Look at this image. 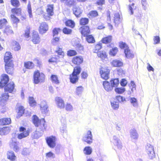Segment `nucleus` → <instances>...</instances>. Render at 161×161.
<instances>
[{
    "mask_svg": "<svg viewBox=\"0 0 161 161\" xmlns=\"http://www.w3.org/2000/svg\"><path fill=\"white\" fill-rule=\"evenodd\" d=\"M9 80L8 76L6 74L4 75L3 76V79L0 82V87H3L5 86V91L11 93L13 91L14 88V82H11L5 86L8 83Z\"/></svg>",
    "mask_w": 161,
    "mask_h": 161,
    "instance_id": "obj_1",
    "label": "nucleus"
},
{
    "mask_svg": "<svg viewBox=\"0 0 161 161\" xmlns=\"http://www.w3.org/2000/svg\"><path fill=\"white\" fill-rule=\"evenodd\" d=\"M81 70V68L79 66H77L74 68L72 73L69 75V79L71 83L75 84L78 81V75L80 74Z\"/></svg>",
    "mask_w": 161,
    "mask_h": 161,
    "instance_id": "obj_2",
    "label": "nucleus"
},
{
    "mask_svg": "<svg viewBox=\"0 0 161 161\" xmlns=\"http://www.w3.org/2000/svg\"><path fill=\"white\" fill-rule=\"evenodd\" d=\"M145 150L149 158L153 159L155 158V154L154 150V147L150 143H147L145 146Z\"/></svg>",
    "mask_w": 161,
    "mask_h": 161,
    "instance_id": "obj_3",
    "label": "nucleus"
},
{
    "mask_svg": "<svg viewBox=\"0 0 161 161\" xmlns=\"http://www.w3.org/2000/svg\"><path fill=\"white\" fill-rule=\"evenodd\" d=\"M34 83L37 84L43 82L45 80V75L42 73H40L39 71L34 72Z\"/></svg>",
    "mask_w": 161,
    "mask_h": 161,
    "instance_id": "obj_4",
    "label": "nucleus"
},
{
    "mask_svg": "<svg viewBox=\"0 0 161 161\" xmlns=\"http://www.w3.org/2000/svg\"><path fill=\"white\" fill-rule=\"evenodd\" d=\"M43 123H44L43 121H42L41 124L42 125V128H39L37 129L36 131L34 133L33 135V137L34 139H38L42 135L43 132L45 130V126L43 125Z\"/></svg>",
    "mask_w": 161,
    "mask_h": 161,
    "instance_id": "obj_5",
    "label": "nucleus"
},
{
    "mask_svg": "<svg viewBox=\"0 0 161 161\" xmlns=\"http://www.w3.org/2000/svg\"><path fill=\"white\" fill-rule=\"evenodd\" d=\"M43 121V125L45 126V121L43 119H39L38 117L36 115H34L32 116V121L36 127H39V128H42L41 122Z\"/></svg>",
    "mask_w": 161,
    "mask_h": 161,
    "instance_id": "obj_6",
    "label": "nucleus"
},
{
    "mask_svg": "<svg viewBox=\"0 0 161 161\" xmlns=\"http://www.w3.org/2000/svg\"><path fill=\"white\" fill-rule=\"evenodd\" d=\"M82 140L88 144H91L92 142V136L91 131L88 130L82 138Z\"/></svg>",
    "mask_w": 161,
    "mask_h": 161,
    "instance_id": "obj_7",
    "label": "nucleus"
},
{
    "mask_svg": "<svg viewBox=\"0 0 161 161\" xmlns=\"http://www.w3.org/2000/svg\"><path fill=\"white\" fill-rule=\"evenodd\" d=\"M110 70L106 68H102L100 69V73L101 77L103 79L107 80L108 79Z\"/></svg>",
    "mask_w": 161,
    "mask_h": 161,
    "instance_id": "obj_8",
    "label": "nucleus"
},
{
    "mask_svg": "<svg viewBox=\"0 0 161 161\" xmlns=\"http://www.w3.org/2000/svg\"><path fill=\"white\" fill-rule=\"evenodd\" d=\"M18 142L17 141L15 137L12 138L10 142L9 146L11 148L13 149L15 151H18L19 147L18 145Z\"/></svg>",
    "mask_w": 161,
    "mask_h": 161,
    "instance_id": "obj_9",
    "label": "nucleus"
},
{
    "mask_svg": "<svg viewBox=\"0 0 161 161\" xmlns=\"http://www.w3.org/2000/svg\"><path fill=\"white\" fill-rule=\"evenodd\" d=\"M47 142L48 146L51 148H53L56 145V137L51 136L46 139Z\"/></svg>",
    "mask_w": 161,
    "mask_h": 161,
    "instance_id": "obj_10",
    "label": "nucleus"
},
{
    "mask_svg": "<svg viewBox=\"0 0 161 161\" xmlns=\"http://www.w3.org/2000/svg\"><path fill=\"white\" fill-rule=\"evenodd\" d=\"M5 63V69L6 72L9 74H12L14 68V64L13 62Z\"/></svg>",
    "mask_w": 161,
    "mask_h": 161,
    "instance_id": "obj_11",
    "label": "nucleus"
},
{
    "mask_svg": "<svg viewBox=\"0 0 161 161\" xmlns=\"http://www.w3.org/2000/svg\"><path fill=\"white\" fill-rule=\"evenodd\" d=\"M8 97L9 95L8 93H5L2 94L0 97V105L2 106H4Z\"/></svg>",
    "mask_w": 161,
    "mask_h": 161,
    "instance_id": "obj_12",
    "label": "nucleus"
},
{
    "mask_svg": "<svg viewBox=\"0 0 161 161\" xmlns=\"http://www.w3.org/2000/svg\"><path fill=\"white\" fill-rule=\"evenodd\" d=\"M8 97L9 95L8 93H5L2 94L0 97V105L2 106H4Z\"/></svg>",
    "mask_w": 161,
    "mask_h": 161,
    "instance_id": "obj_13",
    "label": "nucleus"
},
{
    "mask_svg": "<svg viewBox=\"0 0 161 161\" xmlns=\"http://www.w3.org/2000/svg\"><path fill=\"white\" fill-rule=\"evenodd\" d=\"M48 25L45 22L42 23L39 27V31L41 34L45 33L48 30Z\"/></svg>",
    "mask_w": 161,
    "mask_h": 161,
    "instance_id": "obj_14",
    "label": "nucleus"
},
{
    "mask_svg": "<svg viewBox=\"0 0 161 161\" xmlns=\"http://www.w3.org/2000/svg\"><path fill=\"white\" fill-rule=\"evenodd\" d=\"M40 107L41 110L43 114H45L47 112L48 106L46 101H42Z\"/></svg>",
    "mask_w": 161,
    "mask_h": 161,
    "instance_id": "obj_15",
    "label": "nucleus"
},
{
    "mask_svg": "<svg viewBox=\"0 0 161 161\" xmlns=\"http://www.w3.org/2000/svg\"><path fill=\"white\" fill-rule=\"evenodd\" d=\"M113 140L114 145L116 146L118 149H121L122 146L120 140L116 136H113Z\"/></svg>",
    "mask_w": 161,
    "mask_h": 161,
    "instance_id": "obj_16",
    "label": "nucleus"
},
{
    "mask_svg": "<svg viewBox=\"0 0 161 161\" xmlns=\"http://www.w3.org/2000/svg\"><path fill=\"white\" fill-rule=\"evenodd\" d=\"M32 41L35 44L38 43L40 42V38L39 37V35L37 32H33Z\"/></svg>",
    "mask_w": 161,
    "mask_h": 161,
    "instance_id": "obj_17",
    "label": "nucleus"
},
{
    "mask_svg": "<svg viewBox=\"0 0 161 161\" xmlns=\"http://www.w3.org/2000/svg\"><path fill=\"white\" fill-rule=\"evenodd\" d=\"M73 14L77 17H79L82 12V10L79 7L75 6L73 8Z\"/></svg>",
    "mask_w": 161,
    "mask_h": 161,
    "instance_id": "obj_18",
    "label": "nucleus"
},
{
    "mask_svg": "<svg viewBox=\"0 0 161 161\" xmlns=\"http://www.w3.org/2000/svg\"><path fill=\"white\" fill-rule=\"evenodd\" d=\"M55 101L58 107L61 108H64V101L60 97H57L55 98Z\"/></svg>",
    "mask_w": 161,
    "mask_h": 161,
    "instance_id": "obj_19",
    "label": "nucleus"
},
{
    "mask_svg": "<svg viewBox=\"0 0 161 161\" xmlns=\"http://www.w3.org/2000/svg\"><path fill=\"white\" fill-rule=\"evenodd\" d=\"M72 61L74 64L79 65L82 63L83 58L81 56H76L73 58Z\"/></svg>",
    "mask_w": 161,
    "mask_h": 161,
    "instance_id": "obj_20",
    "label": "nucleus"
},
{
    "mask_svg": "<svg viewBox=\"0 0 161 161\" xmlns=\"http://www.w3.org/2000/svg\"><path fill=\"white\" fill-rule=\"evenodd\" d=\"M130 88L131 90L129 91L128 94L130 95H132L134 92L136 90V85L134 81H131Z\"/></svg>",
    "mask_w": 161,
    "mask_h": 161,
    "instance_id": "obj_21",
    "label": "nucleus"
},
{
    "mask_svg": "<svg viewBox=\"0 0 161 161\" xmlns=\"http://www.w3.org/2000/svg\"><path fill=\"white\" fill-rule=\"evenodd\" d=\"M124 53L125 57L128 58H132L134 57V54L131 52L128 47L125 48Z\"/></svg>",
    "mask_w": 161,
    "mask_h": 161,
    "instance_id": "obj_22",
    "label": "nucleus"
},
{
    "mask_svg": "<svg viewBox=\"0 0 161 161\" xmlns=\"http://www.w3.org/2000/svg\"><path fill=\"white\" fill-rule=\"evenodd\" d=\"M82 29L81 33L82 36H86L89 35L90 33V30L88 26H83Z\"/></svg>",
    "mask_w": 161,
    "mask_h": 161,
    "instance_id": "obj_23",
    "label": "nucleus"
},
{
    "mask_svg": "<svg viewBox=\"0 0 161 161\" xmlns=\"http://www.w3.org/2000/svg\"><path fill=\"white\" fill-rule=\"evenodd\" d=\"M53 5H48L46 9V11L48 15L49 16H52L54 14Z\"/></svg>",
    "mask_w": 161,
    "mask_h": 161,
    "instance_id": "obj_24",
    "label": "nucleus"
},
{
    "mask_svg": "<svg viewBox=\"0 0 161 161\" xmlns=\"http://www.w3.org/2000/svg\"><path fill=\"white\" fill-rule=\"evenodd\" d=\"M12 58L11 53L10 52H7L5 54L4 61L5 63L12 62L11 60Z\"/></svg>",
    "mask_w": 161,
    "mask_h": 161,
    "instance_id": "obj_25",
    "label": "nucleus"
},
{
    "mask_svg": "<svg viewBox=\"0 0 161 161\" xmlns=\"http://www.w3.org/2000/svg\"><path fill=\"white\" fill-rule=\"evenodd\" d=\"M111 65L114 67L122 66L123 65V62L120 60H114L111 62Z\"/></svg>",
    "mask_w": 161,
    "mask_h": 161,
    "instance_id": "obj_26",
    "label": "nucleus"
},
{
    "mask_svg": "<svg viewBox=\"0 0 161 161\" xmlns=\"http://www.w3.org/2000/svg\"><path fill=\"white\" fill-rule=\"evenodd\" d=\"M103 85L104 89L108 92L110 91L113 89L112 86L110 85V83L107 81L103 82Z\"/></svg>",
    "mask_w": 161,
    "mask_h": 161,
    "instance_id": "obj_27",
    "label": "nucleus"
},
{
    "mask_svg": "<svg viewBox=\"0 0 161 161\" xmlns=\"http://www.w3.org/2000/svg\"><path fill=\"white\" fill-rule=\"evenodd\" d=\"M60 131L64 137L65 138L67 137V131L66 130V126L65 125H64L60 127Z\"/></svg>",
    "mask_w": 161,
    "mask_h": 161,
    "instance_id": "obj_28",
    "label": "nucleus"
},
{
    "mask_svg": "<svg viewBox=\"0 0 161 161\" xmlns=\"http://www.w3.org/2000/svg\"><path fill=\"white\" fill-rule=\"evenodd\" d=\"M11 120L10 118H5L0 119V125H4L10 124Z\"/></svg>",
    "mask_w": 161,
    "mask_h": 161,
    "instance_id": "obj_29",
    "label": "nucleus"
},
{
    "mask_svg": "<svg viewBox=\"0 0 161 161\" xmlns=\"http://www.w3.org/2000/svg\"><path fill=\"white\" fill-rule=\"evenodd\" d=\"M130 136L131 138L134 140H137L138 137V134L136 130L134 129H131L130 131Z\"/></svg>",
    "mask_w": 161,
    "mask_h": 161,
    "instance_id": "obj_30",
    "label": "nucleus"
},
{
    "mask_svg": "<svg viewBox=\"0 0 161 161\" xmlns=\"http://www.w3.org/2000/svg\"><path fill=\"white\" fill-rule=\"evenodd\" d=\"M7 155L8 158L11 161H14L16 158L15 155L12 151H8L7 153Z\"/></svg>",
    "mask_w": 161,
    "mask_h": 161,
    "instance_id": "obj_31",
    "label": "nucleus"
},
{
    "mask_svg": "<svg viewBox=\"0 0 161 161\" xmlns=\"http://www.w3.org/2000/svg\"><path fill=\"white\" fill-rule=\"evenodd\" d=\"M10 129L9 127H3L0 130V134L2 135H7L10 132Z\"/></svg>",
    "mask_w": 161,
    "mask_h": 161,
    "instance_id": "obj_32",
    "label": "nucleus"
},
{
    "mask_svg": "<svg viewBox=\"0 0 161 161\" xmlns=\"http://www.w3.org/2000/svg\"><path fill=\"white\" fill-rule=\"evenodd\" d=\"M130 101L131 105L135 108H137L138 103L137 99L134 97H130Z\"/></svg>",
    "mask_w": 161,
    "mask_h": 161,
    "instance_id": "obj_33",
    "label": "nucleus"
},
{
    "mask_svg": "<svg viewBox=\"0 0 161 161\" xmlns=\"http://www.w3.org/2000/svg\"><path fill=\"white\" fill-rule=\"evenodd\" d=\"M51 79L53 83L56 84H58L59 83V81L57 75H52L51 76Z\"/></svg>",
    "mask_w": 161,
    "mask_h": 161,
    "instance_id": "obj_34",
    "label": "nucleus"
},
{
    "mask_svg": "<svg viewBox=\"0 0 161 161\" xmlns=\"http://www.w3.org/2000/svg\"><path fill=\"white\" fill-rule=\"evenodd\" d=\"M19 131L22 132V133L26 137L28 136L30 134V131L28 130H26V129L23 127H21L19 128Z\"/></svg>",
    "mask_w": 161,
    "mask_h": 161,
    "instance_id": "obj_35",
    "label": "nucleus"
},
{
    "mask_svg": "<svg viewBox=\"0 0 161 161\" xmlns=\"http://www.w3.org/2000/svg\"><path fill=\"white\" fill-rule=\"evenodd\" d=\"M112 41V36H109L103 38L102 40V42L103 43H110Z\"/></svg>",
    "mask_w": 161,
    "mask_h": 161,
    "instance_id": "obj_36",
    "label": "nucleus"
},
{
    "mask_svg": "<svg viewBox=\"0 0 161 161\" xmlns=\"http://www.w3.org/2000/svg\"><path fill=\"white\" fill-rule=\"evenodd\" d=\"M111 82L112 88L113 87L116 88L119 84V81L118 79H112L111 80Z\"/></svg>",
    "mask_w": 161,
    "mask_h": 161,
    "instance_id": "obj_37",
    "label": "nucleus"
},
{
    "mask_svg": "<svg viewBox=\"0 0 161 161\" xmlns=\"http://www.w3.org/2000/svg\"><path fill=\"white\" fill-rule=\"evenodd\" d=\"M24 66L27 69H32L34 68V64L32 62L28 61L25 63Z\"/></svg>",
    "mask_w": 161,
    "mask_h": 161,
    "instance_id": "obj_38",
    "label": "nucleus"
},
{
    "mask_svg": "<svg viewBox=\"0 0 161 161\" xmlns=\"http://www.w3.org/2000/svg\"><path fill=\"white\" fill-rule=\"evenodd\" d=\"M111 104L112 107L114 109H117L119 108V103L117 101H111Z\"/></svg>",
    "mask_w": 161,
    "mask_h": 161,
    "instance_id": "obj_39",
    "label": "nucleus"
},
{
    "mask_svg": "<svg viewBox=\"0 0 161 161\" xmlns=\"http://www.w3.org/2000/svg\"><path fill=\"white\" fill-rule=\"evenodd\" d=\"M65 24L66 26L69 27L71 28H73L75 26L74 22L71 20H68L66 21L65 22Z\"/></svg>",
    "mask_w": 161,
    "mask_h": 161,
    "instance_id": "obj_40",
    "label": "nucleus"
},
{
    "mask_svg": "<svg viewBox=\"0 0 161 161\" xmlns=\"http://www.w3.org/2000/svg\"><path fill=\"white\" fill-rule=\"evenodd\" d=\"M84 152L86 155H90L92 153V149L90 147H86L84 149Z\"/></svg>",
    "mask_w": 161,
    "mask_h": 161,
    "instance_id": "obj_41",
    "label": "nucleus"
},
{
    "mask_svg": "<svg viewBox=\"0 0 161 161\" xmlns=\"http://www.w3.org/2000/svg\"><path fill=\"white\" fill-rule=\"evenodd\" d=\"M86 41L89 43H93L95 42V40L93 37L92 35H87L86 36Z\"/></svg>",
    "mask_w": 161,
    "mask_h": 161,
    "instance_id": "obj_42",
    "label": "nucleus"
},
{
    "mask_svg": "<svg viewBox=\"0 0 161 161\" xmlns=\"http://www.w3.org/2000/svg\"><path fill=\"white\" fill-rule=\"evenodd\" d=\"M114 23L115 24H118L119 22V20L120 19L119 14L118 13H115L114 15Z\"/></svg>",
    "mask_w": 161,
    "mask_h": 161,
    "instance_id": "obj_43",
    "label": "nucleus"
},
{
    "mask_svg": "<svg viewBox=\"0 0 161 161\" xmlns=\"http://www.w3.org/2000/svg\"><path fill=\"white\" fill-rule=\"evenodd\" d=\"M136 6L134 5V4L132 3L129 5V11L130 12V14H133L134 11L136 9Z\"/></svg>",
    "mask_w": 161,
    "mask_h": 161,
    "instance_id": "obj_44",
    "label": "nucleus"
},
{
    "mask_svg": "<svg viewBox=\"0 0 161 161\" xmlns=\"http://www.w3.org/2000/svg\"><path fill=\"white\" fill-rule=\"evenodd\" d=\"M11 11L13 13L15 14L17 16H19L21 14V9L20 8H13L12 9Z\"/></svg>",
    "mask_w": 161,
    "mask_h": 161,
    "instance_id": "obj_45",
    "label": "nucleus"
},
{
    "mask_svg": "<svg viewBox=\"0 0 161 161\" xmlns=\"http://www.w3.org/2000/svg\"><path fill=\"white\" fill-rule=\"evenodd\" d=\"M13 48L14 50L16 51H18L20 49V46L19 44L16 41H14L13 42Z\"/></svg>",
    "mask_w": 161,
    "mask_h": 161,
    "instance_id": "obj_46",
    "label": "nucleus"
},
{
    "mask_svg": "<svg viewBox=\"0 0 161 161\" xmlns=\"http://www.w3.org/2000/svg\"><path fill=\"white\" fill-rule=\"evenodd\" d=\"M97 56L102 59H103L106 57L107 56L105 52L102 51L97 53Z\"/></svg>",
    "mask_w": 161,
    "mask_h": 161,
    "instance_id": "obj_47",
    "label": "nucleus"
},
{
    "mask_svg": "<svg viewBox=\"0 0 161 161\" xmlns=\"http://www.w3.org/2000/svg\"><path fill=\"white\" fill-rule=\"evenodd\" d=\"M75 1V0H67L65 4L67 6L71 7L73 6Z\"/></svg>",
    "mask_w": 161,
    "mask_h": 161,
    "instance_id": "obj_48",
    "label": "nucleus"
},
{
    "mask_svg": "<svg viewBox=\"0 0 161 161\" xmlns=\"http://www.w3.org/2000/svg\"><path fill=\"white\" fill-rule=\"evenodd\" d=\"M83 87L81 86L77 87L76 90V94L78 96L80 95L83 91Z\"/></svg>",
    "mask_w": 161,
    "mask_h": 161,
    "instance_id": "obj_49",
    "label": "nucleus"
},
{
    "mask_svg": "<svg viewBox=\"0 0 161 161\" xmlns=\"http://www.w3.org/2000/svg\"><path fill=\"white\" fill-rule=\"evenodd\" d=\"M88 19L87 18H82L80 20V24L81 25H85L88 22Z\"/></svg>",
    "mask_w": 161,
    "mask_h": 161,
    "instance_id": "obj_50",
    "label": "nucleus"
},
{
    "mask_svg": "<svg viewBox=\"0 0 161 161\" xmlns=\"http://www.w3.org/2000/svg\"><path fill=\"white\" fill-rule=\"evenodd\" d=\"M118 51V48L117 47H114L110 50L109 54L111 55L114 56L115 55Z\"/></svg>",
    "mask_w": 161,
    "mask_h": 161,
    "instance_id": "obj_51",
    "label": "nucleus"
},
{
    "mask_svg": "<svg viewBox=\"0 0 161 161\" xmlns=\"http://www.w3.org/2000/svg\"><path fill=\"white\" fill-rule=\"evenodd\" d=\"M125 91L124 88H116L115 89V92L119 94H121L123 93Z\"/></svg>",
    "mask_w": 161,
    "mask_h": 161,
    "instance_id": "obj_52",
    "label": "nucleus"
},
{
    "mask_svg": "<svg viewBox=\"0 0 161 161\" xmlns=\"http://www.w3.org/2000/svg\"><path fill=\"white\" fill-rule=\"evenodd\" d=\"M11 18L12 21L14 23H17L19 21V19L14 14L11 15Z\"/></svg>",
    "mask_w": 161,
    "mask_h": 161,
    "instance_id": "obj_53",
    "label": "nucleus"
},
{
    "mask_svg": "<svg viewBox=\"0 0 161 161\" xmlns=\"http://www.w3.org/2000/svg\"><path fill=\"white\" fill-rule=\"evenodd\" d=\"M102 44L99 43L97 44L95 47V49L93 50V52L94 53H97L98 51L100 50L102 47Z\"/></svg>",
    "mask_w": 161,
    "mask_h": 161,
    "instance_id": "obj_54",
    "label": "nucleus"
},
{
    "mask_svg": "<svg viewBox=\"0 0 161 161\" xmlns=\"http://www.w3.org/2000/svg\"><path fill=\"white\" fill-rule=\"evenodd\" d=\"M29 103L30 105L31 106L35 105L36 103L34 98L32 97H29Z\"/></svg>",
    "mask_w": 161,
    "mask_h": 161,
    "instance_id": "obj_55",
    "label": "nucleus"
},
{
    "mask_svg": "<svg viewBox=\"0 0 161 161\" xmlns=\"http://www.w3.org/2000/svg\"><path fill=\"white\" fill-rule=\"evenodd\" d=\"M11 4L15 7H18L19 5V2L18 0H11Z\"/></svg>",
    "mask_w": 161,
    "mask_h": 161,
    "instance_id": "obj_56",
    "label": "nucleus"
},
{
    "mask_svg": "<svg viewBox=\"0 0 161 161\" xmlns=\"http://www.w3.org/2000/svg\"><path fill=\"white\" fill-rule=\"evenodd\" d=\"M77 54L76 51L74 50H69L67 52V55L69 56H72Z\"/></svg>",
    "mask_w": 161,
    "mask_h": 161,
    "instance_id": "obj_57",
    "label": "nucleus"
},
{
    "mask_svg": "<svg viewBox=\"0 0 161 161\" xmlns=\"http://www.w3.org/2000/svg\"><path fill=\"white\" fill-rule=\"evenodd\" d=\"M25 109L23 106H20L19 108L18 115L19 117L21 116L24 114Z\"/></svg>",
    "mask_w": 161,
    "mask_h": 161,
    "instance_id": "obj_58",
    "label": "nucleus"
},
{
    "mask_svg": "<svg viewBox=\"0 0 161 161\" xmlns=\"http://www.w3.org/2000/svg\"><path fill=\"white\" fill-rule=\"evenodd\" d=\"M28 12L29 14V17L30 18L32 17V14L31 8V5L30 3H29L27 5Z\"/></svg>",
    "mask_w": 161,
    "mask_h": 161,
    "instance_id": "obj_59",
    "label": "nucleus"
},
{
    "mask_svg": "<svg viewBox=\"0 0 161 161\" xmlns=\"http://www.w3.org/2000/svg\"><path fill=\"white\" fill-rule=\"evenodd\" d=\"M63 32L66 34H70L72 32L71 29H68L66 27L64 28L63 30Z\"/></svg>",
    "mask_w": 161,
    "mask_h": 161,
    "instance_id": "obj_60",
    "label": "nucleus"
},
{
    "mask_svg": "<svg viewBox=\"0 0 161 161\" xmlns=\"http://www.w3.org/2000/svg\"><path fill=\"white\" fill-rule=\"evenodd\" d=\"M56 52L58 53V54L61 56V57L62 58H63L64 55V53L62 51V48H59L58 50H56Z\"/></svg>",
    "mask_w": 161,
    "mask_h": 161,
    "instance_id": "obj_61",
    "label": "nucleus"
},
{
    "mask_svg": "<svg viewBox=\"0 0 161 161\" xmlns=\"http://www.w3.org/2000/svg\"><path fill=\"white\" fill-rule=\"evenodd\" d=\"M46 157L47 158H54L55 157V155L52 152H50L46 153Z\"/></svg>",
    "mask_w": 161,
    "mask_h": 161,
    "instance_id": "obj_62",
    "label": "nucleus"
},
{
    "mask_svg": "<svg viewBox=\"0 0 161 161\" xmlns=\"http://www.w3.org/2000/svg\"><path fill=\"white\" fill-rule=\"evenodd\" d=\"M65 109L67 111H71L73 110V107L70 104L67 103L65 106Z\"/></svg>",
    "mask_w": 161,
    "mask_h": 161,
    "instance_id": "obj_63",
    "label": "nucleus"
},
{
    "mask_svg": "<svg viewBox=\"0 0 161 161\" xmlns=\"http://www.w3.org/2000/svg\"><path fill=\"white\" fill-rule=\"evenodd\" d=\"M116 99L118 102H123L125 100V98L120 96H118L116 97Z\"/></svg>",
    "mask_w": 161,
    "mask_h": 161,
    "instance_id": "obj_64",
    "label": "nucleus"
}]
</instances>
